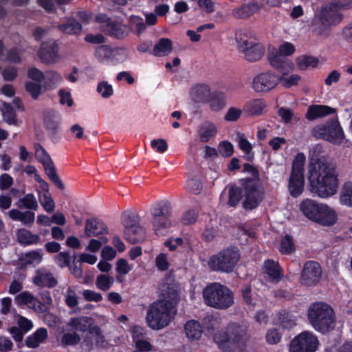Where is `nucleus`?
<instances>
[{
	"instance_id": "19",
	"label": "nucleus",
	"mask_w": 352,
	"mask_h": 352,
	"mask_svg": "<svg viewBox=\"0 0 352 352\" xmlns=\"http://www.w3.org/2000/svg\"><path fill=\"white\" fill-rule=\"evenodd\" d=\"M32 282L38 287H54L58 282L52 272L48 268L42 267L35 271Z\"/></svg>"
},
{
	"instance_id": "5",
	"label": "nucleus",
	"mask_w": 352,
	"mask_h": 352,
	"mask_svg": "<svg viewBox=\"0 0 352 352\" xmlns=\"http://www.w3.org/2000/svg\"><path fill=\"white\" fill-rule=\"evenodd\" d=\"M203 296L208 306L216 309H226L234 303L232 292L218 283L207 286L204 289Z\"/></svg>"
},
{
	"instance_id": "23",
	"label": "nucleus",
	"mask_w": 352,
	"mask_h": 352,
	"mask_svg": "<svg viewBox=\"0 0 352 352\" xmlns=\"http://www.w3.org/2000/svg\"><path fill=\"white\" fill-rule=\"evenodd\" d=\"M283 56L278 52H276V54L270 52L268 57L270 65L279 69L280 72L285 69H287V72H292L294 70L293 63Z\"/></svg>"
},
{
	"instance_id": "12",
	"label": "nucleus",
	"mask_w": 352,
	"mask_h": 352,
	"mask_svg": "<svg viewBox=\"0 0 352 352\" xmlns=\"http://www.w3.org/2000/svg\"><path fill=\"white\" fill-rule=\"evenodd\" d=\"M313 133L316 138L336 144H342L344 139L343 130L338 119H332L324 124L316 126Z\"/></svg>"
},
{
	"instance_id": "37",
	"label": "nucleus",
	"mask_w": 352,
	"mask_h": 352,
	"mask_svg": "<svg viewBox=\"0 0 352 352\" xmlns=\"http://www.w3.org/2000/svg\"><path fill=\"white\" fill-rule=\"evenodd\" d=\"M340 203L347 207H352V182H346L342 186L339 197Z\"/></svg>"
},
{
	"instance_id": "43",
	"label": "nucleus",
	"mask_w": 352,
	"mask_h": 352,
	"mask_svg": "<svg viewBox=\"0 0 352 352\" xmlns=\"http://www.w3.org/2000/svg\"><path fill=\"white\" fill-rule=\"evenodd\" d=\"M0 59L8 60L11 63H20L21 58L19 56L18 50L13 49L8 51L3 46L2 41L0 40Z\"/></svg>"
},
{
	"instance_id": "36",
	"label": "nucleus",
	"mask_w": 352,
	"mask_h": 352,
	"mask_svg": "<svg viewBox=\"0 0 352 352\" xmlns=\"http://www.w3.org/2000/svg\"><path fill=\"white\" fill-rule=\"evenodd\" d=\"M17 239L20 243L23 245L38 244L41 238L38 234H32L26 229H20L17 232Z\"/></svg>"
},
{
	"instance_id": "44",
	"label": "nucleus",
	"mask_w": 352,
	"mask_h": 352,
	"mask_svg": "<svg viewBox=\"0 0 352 352\" xmlns=\"http://www.w3.org/2000/svg\"><path fill=\"white\" fill-rule=\"evenodd\" d=\"M58 28L63 32L72 34H78L82 30V25L73 19H69L67 22L57 25Z\"/></svg>"
},
{
	"instance_id": "9",
	"label": "nucleus",
	"mask_w": 352,
	"mask_h": 352,
	"mask_svg": "<svg viewBox=\"0 0 352 352\" xmlns=\"http://www.w3.org/2000/svg\"><path fill=\"white\" fill-rule=\"evenodd\" d=\"M240 254L236 248L226 249L212 256L208 261V265L214 271L230 272L239 261Z\"/></svg>"
},
{
	"instance_id": "57",
	"label": "nucleus",
	"mask_w": 352,
	"mask_h": 352,
	"mask_svg": "<svg viewBox=\"0 0 352 352\" xmlns=\"http://www.w3.org/2000/svg\"><path fill=\"white\" fill-rule=\"evenodd\" d=\"M132 270V265H129L124 258H120L116 261V270L120 275H126Z\"/></svg>"
},
{
	"instance_id": "20",
	"label": "nucleus",
	"mask_w": 352,
	"mask_h": 352,
	"mask_svg": "<svg viewBox=\"0 0 352 352\" xmlns=\"http://www.w3.org/2000/svg\"><path fill=\"white\" fill-rule=\"evenodd\" d=\"M337 220L338 215L336 210L327 204H321L314 221L322 226H330L335 224Z\"/></svg>"
},
{
	"instance_id": "61",
	"label": "nucleus",
	"mask_w": 352,
	"mask_h": 352,
	"mask_svg": "<svg viewBox=\"0 0 352 352\" xmlns=\"http://www.w3.org/2000/svg\"><path fill=\"white\" fill-rule=\"evenodd\" d=\"M204 325L206 329L213 331L219 328L220 320L212 316H207L204 318Z\"/></svg>"
},
{
	"instance_id": "38",
	"label": "nucleus",
	"mask_w": 352,
	"mask_h": 352,
	"mask_svg": "<svg viewBox=\"0 0 352 352\" xmlns=\"http://www.w3.org/2000/svg\"><path fill=\"white\" fill-rule=\"evenodd\" d=\"M171 50V41L168 38H162L155 44L153 48V54L157 56H163L168 54Z\"/></svg>"
},
{
	"instance_id": "49",
	"label": "nucleus",
	"mask_w": 352,
	"mask_h": 352,
	"mask_svg": "<svg viewBox=\"0 0 352 352\" xmlns=\"http://www.w3.org/2000/svg\"><path fill=\"white\" fill-rule=\"evenodd\" d=\"M1 111L5 122L9 124H15L16 123L15 112L10 104L4 102Z\"/></svg>"
},
{
	"instance_id": "39",
	"label": "nucleus",
	"mask_w": 352,
	"mask_h": 352,
	"mask_svg": "<svg viewBox=\"0 0 352 352\" xmlns=\"http://www.w3.org/2000/svg\"><path fill=\"white\" fill-rule=\"evenodd\" d=\"M129 52L125 47L112 48L110 64L118 65L125 62L129 58Z\"/></svg>"
},
{
	"instance_id": "46",
	"label": "nucleus",
	"mask_w": 352,
	"mask_h": 352,
	"mask_svg": "<svg viewBox=\"0 0 352 352\" xmlns=\"http://www.w3.org/2000/svg\"><path fill=\"white\" fill-rule=\"evenodd\" d=\"M279 251L283 254H290L295 251V244L291 236L286 234L282 237Z\"/></svg>"
},
{
	"instance_id": "3",
	"label": "nucleus",
	"mask_w": 352,
	"mask_h": 352,
	"mask_svg": "<svg viewBox=\"0 0 352 352\" xmlns=\"http://www.w3.org/2000/svg\"><path fill=\"white\" fill-rule=\"evenodd\" d=\"M244 197L243 206L246 209H253L257 207L261 201V192L253 180L243 182L242 187L231 186L229 189L228 204L236 206L241 199Z\"/></svg>"
},
{
	"instance_id": "11",
	"label": "nucleus",
	"mask_w": 352,
	"mask_h": 352,
	"mask_svg": "<svg viewBox=\"0 0 352 352\" xmlns=\"http://www.w3.org/2000/svg\"><path fill=\"white\" fill-rule=\"evenodd\" d=\"M139 219L135 212H124L122 215L124 239L132 244L140 243L144 237V229L139 225Z\"/></svg>"
},
{
	"instance_id": "30",
	"label": "nucleus",
	"mask_w": 352,
	"mask_h": 352,
	"mask_svg": "<svg viewBox=\"0 0 352 352\" xmlns=\"http://www.w3.org/2000/svg\"><path fill=\"white\" fill-rule=\"evenodd\" d=\"M93 320L91 318L80 316L70 318L67 322V326L76 331L85 332L91 326Z\"/></svg>"
},
{
	"instance_id": "47",
	"label": "nucleus",
	"mask_w": 352,
	"mask_h": 352,
	"mask_svg": "<svg viewBox=\"0 0 352 352\" xmlns=\"http://www.w3.org/2000/svg\"><path fill=\"white\" fill-rule=\"evenodd\" d=\"M114 283V278L107 274L98 275L96 280V285L98 289L102 291L109 289Z\"/></svg>"
},
{
	"instance_id": "42",
	"label": "nucleus",
	"mask_w": 352,
	"mask_h": 352,
	"mask_svg": "<svg viewBox=\"0 0 352 352\" xmlns=\"http://www.w3.org/2000/svg\"><path fill=\"white\" fill-rule=\"evenodd\" d=\"M279 75L278 84H280L285 88H289L292 86L297 85L300 80V76L297 74H292L289 76L287 75L289 73L287 72V69L283 70Z\"/></svg>"
},
{
	"instance_id": "15",
	"label": "nucleus",
	"mask_w": 352,
	"mask_h": 352,
	"mask_svg": "<svg viewBox=\"0 0 352 352\" xmlns=\"http://www.w3.org/2000/svg\"><path fill=\"white\" fill-rule=\"evenodd\" d=\"M317 336L311 331H305L296 336L290 344L291 352H316L319 346Z\"/></svg>"
},
{
	"instance_id": "4",
	"label": "nucleus",
	"mask_w": 352,
	"mask_h": 352,
	"mask_svg": "<svg viewBox=\"0 0 352 352\" xmlns=\"http://www.w3.org/2000/svg\"><path fill=\"white\" fill-rule=\"evenodd\" d=\"M308 318L313 328L319 332L327 333L334 329L335 314L327 304H313L309 309Z\"/></svg>"
},
{
	"instance_id": "21",
	"label": "nucleus",
	"mask_w": 352,
	"mask_h": 352,
	"mask_svg": "<svg viewBox=\"0 0 352 352\" xmlns=\"http://www.w3.org/2000/svg\"><path fill=\"white\" fill-rule=\"evenodd\" d=\"M38 56L43 62H56L58 60V54L56 42L52 40L43 43L38 52Z\"/></svg>"
},
{
	"instance_id": "33",
	"label": "nucleus",
	"mask_w": 352,
	"mask_h": 352,
	"mask_svg": "<svg viewBox=\"0 0 352 352\" xmlns=\"http://www.w3.org/2000/svg\"><path fill=\"white\" fill-rule=\"evenodd\" d=\"M210 96V87L204 84L195 86L191 91L192 99L197 102H207Z\"/></svg>"
},
{
	"instance_id": "8",
	"label": "nucleus",
	"mask_w": 352,
	"mask_h": 352,
	"mask_svg": "<svg viewBox=\"0 0 352 352\" xmlns=\"http://www.w3.org/2000/svg\"><path fill=\"white\" fill-rule=\"evenodd\" d=\"M249 339L247 329L236 324H230L225 331L214 334V340L218 344L228 342L237 347L243 346Z\"/></svg>"
},
{
	"instance_id": "28",
	"label": "nucleus",
	"mask_w": 352,
	"mask_h": 352,
	"mask_svg": "<svg viewBox=\"0 0 352 352\" xmlns=\"http://www.w3.org/2000/svg\"><path fill=\"white\" fill-rule=\"evenodd\" d=\"M9 217L14 221H19L23 225L30 226L35 219V214L32 211H20L18 209H12L8 212Z\"/></svg>"
},
{
	"instance_id": "56",
	"label": "nucleus",
	"mask_w": 352,
	"mask_h": 352,
	"mask_svg": "<svg viewBox=\"0 0 352 352\" xmlns=\"http://www.w3.org/2000/svg\"><path fill=\"white\" fill-rule=\"evenodd\" d=\"M279 319L281 325L285 329H291L296 324L295 317L289 313L281 314Z\"/></svg>"
},
{
	"instance_id": "63",
	"label": "nucleus",
	"mask_w": 352,
	"mask_h": 352,
	"mask_svg": "<svg viewBox=\"0 0 352 352\" xmlns=\"http://www.w3.org/2000/svg\"><path fill=\"white\" fill-rule=\"evenodd\" d=\"M234 15L238 18H246L253 14L252 7L250 5H243L234 10Z\"/></svg>"
},
{
	"instance_id": "34",
	"label": "nucleus",
	"mask_w": 352,
	"mask_h": 352,
	"mask_svg": "<svg viewBox=\"0 0 352 352\" xmlns=\"http://www.w3.org/2000/svg\"><path fill=\"white\" fill-rule=\"evenodd\" d=\"M62 81V76L58 72L47 71L45 72L43 87L46 89H52L60 85Z\"/></svg>"
},
{
	"instance_id": "45",
	"label": "nucleus",
	"mask_w": 352,
	"mask_h": 352,
	"mask_svg": "<svg viewBox=\"0 0 352 352\" xmlns=\"http://www.w3.org/2000/svg\"><path fill=\"white\" fill-rule=\"evenodd\" d=\"M112 48L107 45H101L96 48L95 57L100 63H109Z\"/></svg>"
},
{
	"instance_id": "32",
	"label": "nucleus",
	"mask_w": 352,
	"mask_h": 352,
	"mask_svg": "<svg viewBox=\"0 0 352 352\" xmlns=\"http://www.w3.org/2000/svg\"><path fill=\"white\" fill-rule=\"evenodd\" d=\"M47 338V329L45 328H39L33 334L27 338L25 343L28 347L36 348L43 342Z\"/></svg>"
},
{
	"instance_id": "27",
	"label": "nucleus",
	"mask_w": 352,
	"mask_h": 352,
	"mask_svg": "<svg viewBox=\"0 0 352 352\" xmlns=\"http://www.w3.org/2000/svg\"><path fill=\"white\" fill-rule=\"evenodd\" d=\"M320 206L321 204H318L314 200L307 199L300 204V210L308 219L315 221Z\"/></svg>"
},
{
	"instance_id": "13",
	"label": "nucleus",
	"mask_w": 352,
	"mask_h": 352,
	"mask_svg": "<svg viewBox=\"0 0 352 352\" xmlns=\"http://www.w3.org/2000/svg\"><path fill=\"white\" fill-rule=\"evenodd\" d=\"M352 8V0H332L322 10V19L329 25L338 24L342 19L340 11Z\"/></svg>"
},
{
	"instance_id": "2",
	"label": "nucleus",
	"mask_w": 352,
	"mask_h": 352,
	"mask_svg": "<svg viewBox=\"0 0 352 352\" xmlns=\"http://www.w3.org/2000/svg\"><path fill=\"white\" fill-rule=\"evenodd\" d=\"M160 299L151 304L146 314V323L153 330H160L167 327L175 314L173 301L177 298V292L173 287L163 285Z\"/></svg>"
},
{
	"instance_id": "29",
	"label": "nucleus",
	"mask_w": 352,
	"mask_h": 352,
	"mask_svg": "<svg viewBox=\"0 0 352 352\" xmlns=\"http://www.w3.org/2000/svg\"><path fill=\"white\" fill-rule=\"evenodd\" d=\"M207 102L213 112H219L226 107V97L222 92H214Z\"/></svg>"
},
{
	"instance_id": "54",
	"label": "nucleus",
	"mask_w": 352,
	"mask_h": 352,
	"mask_svg": "<svg viewBox=\"0 0 352 352\" xmlns=\"http://www.w3.org/2000/svg\"><path fill=\"white\" fill-rule=\"evenodd\" d=\"M65 304L70 308L75 307L78 304L76 292L71 287L67 288L64 294Z\"/></svg>"
},
{
	"instance_id": "50",
	"label": "nucleus",
	"mask_w": 352,
	"mask_h": 352,
	"mask_svg": "<svg viewBox=\"0 0 352 352\" xmlns=\"http://www.w3.org/2000/svg\"><path fill=\"white\" fill-rule=\"evenodd\" d=\"M42 87L40 83L28 81L25 84V91L31 96L34 100H37L42 93Z\"/></svg>"
},
{
	"instance_id": "64",
	"label": "nucleus",
	"mask_w": 352,
	"mask_h": 352,
	"mask_svg": "<svg viewBox=\"0 0 352 352\" xmlns=\"http://www.w3.org/2000/svg\"><path fill=\"white\" fill-rule=\"evenodd\" d=\"M219 152L223 157H230L232 155L234 147L232 144L228 141L221 142L218 147Z\"/></svg>"
},
{
	"instance_id": "14",
	"label": "nucleus",
	"mask_w": 352,
	"mask_h": 352,
	"mask_svg": "<svg viewBox=\"0 0 352 352\" xmlns=\"http://www.w3.org/2000/svg\"><path fill=\"white\" fill-rule=\"evenodd\" d=\"M279 75L272 71H265L255 75L251 87L258 94H266L274 89L278 85Z\"/></svg>"
},
{
	"instance_id": "60",
	"label": "nucleus",
	"mask_w": 352,
	"mask_h": 352,
	"mask_svg": "<svg viewBox=\"0 0 352 352\" xmlns=\"http://www.w3.org/2000/svg\"><path fill=\"white\" fill-rule=\"evenodd\" d=\"M44 121L46 127L52 131L56 130L60 124V119L54 113L46 115Z\"/></svg>"
},
{
	"instance_id": "41",
	"label": "nucleus",
	"mask_w": 352,
	"mask_h": 352,
	"mask_svg": "<svg viewBox=\"0 0 352 352\" xmlns=\"http://www.w3.org/2000/svg\"><path fill=\"white\" fill-rule=\"evenodd\" d=\"M38 199L46 212H51L54 210L55 204L49 192V188L38 192Z\"/></svg>"
},
{
	"instance_id": "17",
	"label": "nucleus",
	"mask_w": 352,
	"mask_h": 352,
	"mask_svg": "<svg viewBox=\"0 0 352 352\" xmlns=\"http://www.w3.org/2000/svg\"><path fill=\"white\" fill-rule=\"evenodd\" d=\"M322 270L319 263L309 261L305 264L302 272L301 282L305 285H314L319 282Z\"/></svg>"
},
{
	"instance_id": "18",
	"label": "nucleus",
	"mask_w": 352,
	"mask_h": 352,
	"mask_svg": "<svg viewBox=\"0 0 352 352\" xmlns=\"http://www.w3.org/2000/svg\"><path fill=\"white\" fill-rule=\"evenodd\" d=\"M14 300L17 305H26L37 312L45 313L48 311L47 306L40 302L32 294L28 291L18 294L15 296Z\"/></svg>"
},
{
	"instance_id": "10",
	"label": "nucleus",
	"mask_w": 352,
	"mask_h": 352,
	"mask_svg": "<svg viewBox=\"0 0 352 352\" xmlns=\"http://www.w3.org/2000/svg\"><path fill=\"white\" fill-rule=\"evenodd\" d=\"M305 160V155L302 153H299L296 155L293 162L288 188L290 195L294 197H298L304 189L305 179L303 173Z\"/></svg>"
},
{
	"instance_id": "53",
	"label": "nucleus",
	"mask_w": 352,
	"mask_h": 352,
	"mask_svg": "<svg viewBox=\"0 0 352 352\" xmlns=\"http://www.w3.org/2000/svg\"><path fill=\"white\" fill-rule=\"evenodd\" d=\"M236 141L240 149L248 155V157L253 156L252 153V146L243 135H239L236 138Z\"/></svg>"
},
{
	"instance_id": "31",
	"label": "nucleus",
	"mask_w": 352,
	"mask_h": 352,
	"mask_svg": "<svg viewBox=\"0 0 352 352\" xmlns=\"http://www.w3.org/2000/svg\"><path fill=\"white\" fill-rule=\"evenodd\" d=\"M184 331L189 340H194L201 338L203 330L199 322L192 320L186 323Z\"/></svg>"
},
{
	"instance_id": "55",
	"label": "nucleus",
	"mask_w": 352,
	"mask_h": 352,
	"mask_svg": "<svg viewBox=\"0 0 352 352\" xmlns=\"http://www.w3.org/2000/svg\"><path fill=\"white\" fill-rule=\"evenodd\" d=\"M43 259V254L39 251H32L27 252L25 255V260L28 264L32 265H38Z\"/></svg>"
},
{
	"instance_id": "48",
	"label": "nucleus",
	"mask_w": 352,
	"mask_h": 352,
	"mask_svg": "<svg viewBox=\"0 0 352 352\" xmlns=\"http://www.w3.org/2000/svg\"><path fill=\"white\" fill-rule=\"evenodd\" d=\"M296 63L300 69H305L309 67H316L318 60L311 56H301L297 58Z\"/></svg>"
},
{
	"instance_id": "7",
	"label": "nucleus",
	"mask_w": 352,
	"mask_h": 352,
	"mask_svg": "<svg viewBox=\"0 0 352 352\" xmlns=\"http://www.w3.org/2000/svg\"><path fill=\"white\" fill-rule=\"evenodd\" d=\"M235 39L240 52H241L245 58L250 62L259 60L265 53L263 46L256 41L251 34L245 31H238L236 33Z\"/></svg>"
},
{
	"instance_id": "58",
	"label": "nucleus",
	"mask_w": 352,
	"mask_h": 352,
	"mask_svg": "<svg viewBox=\"0 0 352 352\" xmlns=\"http://www.w3.org/2000/svg\"><path fill=\"white\" fill-rule=\"evenodd\" d=\"M155 265L160 271H166L169 268L170 263L166 254L160 253L155 258Z\"/></svg>"
},
{
	"instance_id": "24",
	"label": "nucleus",
	"mask_w": 352,
	"mask_h": 352,
	"mask_svg": "<svg viewBox=\"0 0 352 352\" xmlns=\"http://www.w3.org/2000/svg\"><path fill=\"white\" fill-rule=\"evenodd\" d=\"M336 112V109L327 105L313 104L309 107L306 118L312 120L320 118L333 114Z\"/></svg>"
},
{
	"instance_id": "22",
	"label": "nucleus",
	"mask_w": 352,
	"mask_h": 352,
	"mask_svg": "<svg viewBox=\"0 0 352 352\" xmlns=\"http://www.w3.org/2000/svg\"><path fill=\"white\" fill-rule=\"evenodd\" d=\"M266 107L264 99L252 98L245 103L243 110L248 116H259L264 113Z\"/></svg>"
},
{
	"instance_id": "40",
	"label": "nucleus",
	"mask_w": 352,
	"mask_h": 352,
	"mask_svg": "<svg viewBox=\"0 0 352 352\" xmlns=\"http://www.w3.org/2000/svg\"><path fill=\"white\" fill-rule=\"evenodd\" d=\"M16 205L19 208L31 210H36L38 208L37 200L32 193H28L23 197L20 198Z\"/></svg>"
},
{
	"instance_id": "26",
	"label": "nucleus",
	"mask_w": 352,
	"mask_h": 352,
	"mask_svg": "<svg viewBox=\"0 0 352 352\" xmlns=\"http://www.w3.org/2000/svg\"><path fill=\"white\" fill-rule=\"evenodd\" d=\"M263 272L269 276L270 279L274 282L280 281L283 277L282 268L278 262L273 260L265 261Z\"/></svg>"
},
{
	"instance_id": "6",
	"label": "nucleus",
	"mask_w": 352,
	"mask_h": 352,
	"mask_svg": "<svg viewBox=\"0 0 352 352\" xmlns=\"http://www.w3.org/2000/svg\"><path fill=\"white\" fill-rule=\"evenodd\" d=\"M150 211L151 223L155 233L158 236L164 235L173 226L170 204L166 201L154 203L151 205Z\"/></svg>"
},
{
	"instance_id": "25",
	"label": "nucleus",
	"mask_w": 352,
	"mask_h": 352,
	"mask_svg": "<svg viewBox=\"0 0 352 352\" xmlns=\"http://www.w3.org/2000/svg\"><path fill=\"white\" fill-rule=\"evenodd\" d=\"M106 232L107 227L101 220L96 218L87 220L85 228V234L87 236H97Z\"/></svg>"
},
{
	"instance_id": "59",
	"label": "nucleus",
	"mask_w": 352,
	"mask_h": 352,
	"mask_svg": "<svg viewBox=\"0 0 352 352\" xmlns=\"http://www.w3.org/2000/svg\"><path fill=\"white\" fill-rule=\"evenodd\" d=\"M280 339L281 334L275 328L269 329L266 333L265 340L269 344H276L280 341Z\"/></svg>"
},
{
	"instance_id": "62",
	"label": "nucleus",
	"mask_w": 352,
	"mask_h": 352,
	"mask_svg": "<svg viewBox=\"0 0 352 352\" xmlns=\"http://www.w3.org/2000/svg\"><path fill=\"white\" fill-rule=\"evenodd\" d=\"M80 340V337L76 333H67L63 336L61 342L64 345H76Z\"/></svg>"
},
{
	"instance_id": "52",
	"label": "nucleus",
	"mask_w": 352,
	"mask_h": 352,
	"mask_svg": "<svg viewBox=\"0 0 352 352\" xmlns=\"http://www.w3.org/2000/svg\"><path fill=\"white\" fill-rule=\"evenodd\" d=\"M243 111L239 107H230L224 115V120L230 122H236L241 117Z\"/></svg>"
},
{
	"instance_id": "51",
	"label": "nucleus",
	"mask_w": 352,
	"mask_h": 352,
	"mask_svg": "<svg viewBox=\"0 0 352 352\" xmlns=\"http://www.w3.org/2000/svg\"><path fill=\"white\" fill-rule=\"evenodd\" d=\"M96 91L103 98H109L114 93L113 86L107 81L100 82L97 85Z\"/></svg>"
},
{
	"instance_id": "1",
	"label": "nucleus",
	"mask_w": 352,
	"mask_h": 352,
	"mask_svg": "<svg viewBox=\"0 0 352 352\" xmlns=\"http://www.w3.org/2000/svg\"><path fill=\"white\" fill-rule=\"evenodd\" d=\"M308 181L311 192L320 198H329L337 192L338 179L335 168L325 160L309 164Z\"/></svg>"
},
{
	"instance_id": "35",
	"label": "nucleus",
	"mask_w": 352,
	"mask_h": 352,
	"mask_svg": "<svg viewBox=\"0 0 352 352\" xmlns=\"http://www.w3.org/2000/svg\"><path fill=\"white\" fill-rule=\"evenodd\" d=\"M217 132V126L212 122H205L199 129V137L201 142H207L214 138Z\"/></svg>"
},
{
	"instance_id": "16",
	"label": "nucleus",
	"mask_w": 352,
	"mask_h": 352,
	"mask_svg": "<svg viewBox=\"0 0 352 352\" xmlns=\"http://www.w3.org/2000/svg\"><path fill=\"white\" fill-rule=\"evenodd\" d=\"M36 158L41 162L44 167L45 173L48 177L57 186L60 190H63L65 186L56 173L54 163L44 148L39 145H35Z\"/></svg>"
}]
</instances>
